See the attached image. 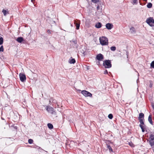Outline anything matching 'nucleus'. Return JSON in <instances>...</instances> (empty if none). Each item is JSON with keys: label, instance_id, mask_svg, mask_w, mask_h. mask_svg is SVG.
I'll use <instances>...</instances> for the list:
<instances>
[{"label": "nucleus", "instance_id": "f257e3e1", "mask_svg": "<svg viewBox=\"0 0 154 154\" xmlns=\"http://www.w3.org/2000/svg\"><path fill=\"white\" fill-rule=\"evenodd\" d=\"M46 110L49 113H51L52 116H54L57 117L56 112L54 109L52 107L50 106H47L46 107Z\"/></svg>", "mask_w": 154, "mask_h": 154}, {"label": "nucleus", "instance_id": "f03ea898", "mask_svg": "<svg viewBox=\"0 0 154 154\" xmlns=\"http://www.w3.org/2000/svg\"><path fill=\"white\" fill-rule=\"evenodd\" d=\"M100 43L102 45H108V39L105 37L103 36L99 38Z\"/></svg>", "mask_w": 154, "mask_h": 154}, {"label": "nucleus", "instance_id": "7ed1b4c3", "mask_svg": "<svg viewBox=\"0 0 154 154\" xmlns=\"http://www.w3.org/2000/svg\"><path fill=\"white\" fill-rule=\"evenodd\" d=\"M146 22L150 26H154V20L152 17H149L146 19Z\"/></svg>", "mask_w": 154, "mask_h": 154}, {"label": "nucleus", "instance_id": "20e7f679", "mask_svg": "<svg viewBox=\"0 0 154 154\" xmlns=\"http://www.w3.org/2000/svg\"><path fill=\"white\" fill-rule=\"evenodd\" d=\"M103 65L105 68H109L112 67L111 61L109 60H105L103 63Z\"/></svg>", "mask_w": 154, "mask_h": 154}, {"label": "nucleus", "instance_id": "39448f33", "mask_svg": "<svg viewBox=\"0 0 154 154\" xmlns=\"http://www.w3.org/2000/svg\"><path fill=\"white\" fill-rule=\"evenodd\" d=\"M149 143L151 146H154V135L151 134L149 137Z\"/></svg>", "mask_w": 154, "mask_h": 154}, {"label": "nucleus", "instance_id": "423d86ee", "mask_svg": "<svg viewBox=\"0 0 154 154\" xmlns=\"http://www.w3.org/2000/svg\"><path fill=\"white\" fill-rule=\"evenodd\" d=\"M81 93L85 97L88 96L91 97L92 96V94L90 93L86 90L82 91Z\"/></svg>", "mask_w": 154, "mask_h": 154}, {"label": "nucleus", "instance_id": "0eeeda50", "mask_svg": "<svg viewBox=\"0 0 154 154\" xmlns=\"http://www.w3.org/2000/svg\"><path fill=\"white\" fill-rule=\"evenodd\" d=\"M19 76L20 81L23 82H24L26 81V76L25 74L20 73L19 74Z\"/></svg>", "mask_w": 154, "mask_h": 154}, {"label": "nucleus", "instance_id": "6e6552de", "mask_svg": "<svg viewBox=\"0 0 154 154\" xmlns=\"http://www.w3.org/2000/svg\"><path fill=\"white\" fill-rule=\"evenodd\" d=\"M96 58L98 60L101 61L103 59V56L102 54H99L97 55Z\"/></svg>", "mask_w": 154, "mask_h": 154}, {"label": "nucleus", "instance_id": "1a4fd4ad", "mask_svg": "<svg viewBox=\"0 0 154 154\" xmlns=\"http://www.w3.org/2000/svg\"><path fill=\"white\" fill-rule=\"evenodd\" d=\"M74 24L76 26V29H79V28L80 21V20H75Z\"/></svg>", "mask_w": 154, "mask_h": 154}, {"label": "nucleus", "instance_id": "9d476101", "mask_svg": "<svg viewBox=\"0 0 154 154\" xmlns=\"http://www.w3.org/2000/svg\"><path fill=\"white\" fill-rule=\"evenodd\" d=\"M106 28L108 30H110L112 28L113 25L110 23H107L106 25Z\"/></svg>", "mask_w": 154, "mask_h": 154}, {"label": "nucleus", "instance_id": "9b49d317", "mask_svg": "<svg viewBox=\"0 0 154 154\" xmlns=\"http://www.w3.org/2000/svg\"><path fill=\"white\" fill-rule=\"evenodd\" d=\"M139 126L141 128L142 131L143 132H144L145 130L146 129V126L145 125H140Z\"/></svg>", "mask_w": 154, "mask_h": 154}, {"label": "nucleus", "instance_id": "f8f14e48", "mask_svg": "<svg viewBox=\"0 0 154 154\" xmlns=\"http://www.w3.org/2000/svg\"><path fill=\"white\" fill-rule=\"evenodd\" d=\"M144 114L143 113H140L139 114V117H138L139 120L144 119Z\"/></svg>", "mask_w": 154, "mask_h": 154}, {"label": "nucleus", "instance_id": "ddd939ff", "mask_svg": "<svg viewBox=\"0 0 154 154\" xmlns=\"http://www.w3.org/2000/svg\"><path fill=\"white\" fill-rule=\"evenodd\" d=\"M16 41L18 42L21 43L23 41V39L22 37H19L17 38Z\"/></svg>", "mask_w": 154, "mask_h": 154}, {"label": "nucleus", "instance_id": "4468645a", "mask_svg": "<svg viewBox=\"0 0 154 154\" xmlns=\"http://www.w3.org/2000/svg\"><path fill=\"white\" fill-rule=\"evenodd\" d=\"M102 26V24L100 22L98 23L95 25V27L97 28H100V27H101Z\"/></svg>", "mask_w": 154, "mask_h": 154}, {"label": "nucleus", "instance_id": "2eb2a0df", "mask_svg": "<svg viewBox=\"0 0 154 154\" xmlns=\"http://www.w3.org/2000/svg\"><path fill=\"white\" fill-rule=\"evenodd\" d=\"M130 32L131 33H135L136 31L135 28L133 27H131L130 29Z\"/></svg>", "mask_w": 154, "mask_h": 154}, {"label": "nucleus", "instance_id": "dca6fc26", "mask_svg": "<svg viewBox=\"0 0 154 154\" xmlns=\"http://www.w3.org/2000/svg\"><path fill=\"white\" fill-rule=\"evenodd\" d=\"M69 62L70 64H74L75 62V60L74 59H69Z\"/></svg>", "mask_w": 154, "mask_h": 154}, {"label": "nucleus", "instance_id": "f3484780", "mask_svg": "<svg viewBox=\"0 0 154 154\" xmlns=\"http://www.w3.org/2000/svg\"><path fill=\"white\" fill-rule=\"evenodd\" d=\"M148 121L149 123L152 125H153V122L152 119V116L150 115L148 117Z\"/></svg>", "mask_w": 154, "mask_h": 154}, {"label": "nucleus", "instance_id": "a211bd4d", "mask_svg": "<svg viewBox=\"0 0 154 154\" xmlns=\"http://www.w3.org/2000/svg\"><path fill=\"white\" fill-rule=\"evenodd\" d=\"M2 12L3 13L4 15L5 16H6L7 14L9 13L8 11L4 9L3 10Z\"/></svg>", "mask_w": 154, "mask_h": 154}, {"label": "nucleus", "instance_id": "6ab92c4d", "mask_svg": "<svg viewBox=\"0 0 154 154\" xmlns=\"http://www.w3.org/2000/svg\"><path fill=\"white\" fill-rule=\"evenodd\" d=\"M48 128L51 129H52L53 128V125L50 123H48Z\"/></svg>", "mask_w": 154, "mask_h": 154}, {"label": "nucleus", "instance_id": "aec40b11", "mask_svg": "<svg viewBox=\"0 0 154 154\" xmlns=\"http://www.w3.org/2000/svg\"><path fill=\"white\" fill-rule=\"evenodd\" d=\"M152 4L151 3L149 2L148 3L147 5V7L148 8H150L152 7Z\"/></svg>", "mask_w": 154, "mask_h": 154}, {"label": "nucleus", "instance_id": "412c9836", "mask_svg": "<svg viewBox=\"0 0 154 154\" xmlns=\"http://www.w3.org/2000/svg\"><path fill=\"white\" fill-rule=\"evenodd\" d=\"M107 148L109 149L110 152H113L112 149L110 146L109 145H107Z\"/></svg>", "mask_w": 154, "mask_h": 154}, {"label": "nucleus", "instance_id": "4be33fe9", "mask_svg": "<svg viewBox=\"0 0 154 154\" xmlns=\"http://www.w3.org/2000/svg\"><path fill=\"white\" fill-rule=\"evenodd\" d=\"M133 5L137 4L138 3L137 0H132V3Z\"/></svg>", "mask_w": 154, "mask_h": 154}, {"label": "nucleus", "instance_id": "5701e85b", "mask_svg": "<svg viewBox=\"0 0 154 154\" xmlns=\"http://www.w3.org/2000/svg\"><path fill=\"white\" fill-rule=\"evenodd\" d=\"M143 119H142V120L140 119V120H139V122L140 123V125H144V122L143 121Z\"/></svg>", "mask_w": 154, "mask_h": 154}, {"label": "nucleus", "instance_id": "b1692460", "mask_svg": "<svg viewBox=\"0 0 154 154\" xmlns=\"http://www.w3.org/2000/svg\"><path fill=\"white\" fill-rule=\"evenodd\" d=\"M111 50L112 51H115L116 50V48L115 46H112L110 48Z\"/></svg>", "mask_w": 154, "mask_h": 154}, {"label": "nucleus", "instance_id": "393cba45", "mask_svg": "<svg viewBox=\"0 0 154 154\" xmlns=\"http://www.w3.org/2000/svg\"><path fill=\"white\" fill-rule=\"evenodd\" d=\"M3 38L2 37H1L0 38V45H1L3 44Z\"/></svg>", "mask_w": 154, "mask_h": 154}, {"label": "nucleus", "instance_id": "a878e982", "mask_svg": "<svg viewBox=\"0 0 154 154\" xmlns=\"http://www.w3.org/2000/svg\"><path fill=\"white\" fill-rule=\"evenodd\" d=\"M150 66L152 68H154V60L152 62Z\"/></svg>", "mask_w": 154, "mask_h": 154}, {"label": "nucleus", "instance_id": "bb28decb", "mask_svg": "<svg viewBox=\"0 0 154 154\" xmlns=\"http://www.w3.org/2000/svg\"><path fill=\"white\" fill-rule=\"evenodd\" d=\"M108 117L109 119H112L113 118V116L112 114H110L109 115Z\"/></svg>", "mask_w": 154, "mask_h": 154}, {"label": "nucleus", "instance_id": "cd10ccee", "mask_svg": "<svg viewBox=\"0 0 154 154\" xmlns=\"http://www.w3.org/2000/svg\"><path fill=\"white\" fill-rule=\"evenodd\" d=\"M28 142L29 144H32L33 142V140L32 139H29L28 140Z\"/></svg>", "mask_w": 154, "mask_h": 154}, {"label": "nucleus", "instance_id": "c85d7f7f", "mask_svg": "<svg viewBox=\"0 0 154 154\" xmlns=\"http://www.w3.org/2000/svg\"><path fill=\"white\" fill-rule=\"evenodd\" d=\"M97 10L99 12H100L101 11V9H100V7L99 5L97 6Z\"/></svg>", "mask_w": 154, "mask_h": 154}, {"label": "nucleus", "instance_id": "c756f323", "mask_svg": "<svg viewBox=\"0 0 154 154\" xmlns=\"http://www.w3.org/2000/svg\"><path fill=\"white\" fill-rule=\"evenodd\" d=\"M92 2H93L94 3H96L97 2H99V0H91Z\"/></svg>", "mask_w": 154, "mask_h": 154}, {"label": "nucleus", "instance_id": "7c9ffc66", "mask_svg": "<svg viewBox=\"0 0 154 154\" xmlns=\"http://www.w3.org/2000/svg\"><path fill=\"white\" fill-rule=\"evenodd\" d=\"M4 51V49L3 46H2L0 47V51L3 52Z\"/></svg>", "mask_w": 154, "mask_h": 154}, {"label": "nucleus", "instance_id": "2f4dec72", "mask_svg": "<svg viewBox=\"0 0 154 154\" xmlns=\"http://www.w3.org/2000/svg\"><path fill=\"white\" fill-rule=\"evenodd\" d=\"M129 145L131 147H134V144L132 142L129 143Z\"/></svg>", "mask_w": 154, "mask_h": 154}, {"label": "nucleus", "instance_id": "473e14b6", "mask_svg": "<svg viewBox=\"0 0 154 154\" xmlns=\"http://www.w3.org/2000/svg\"><path fill=\"white\" fill-rule=\"evenodd\" d=\"M47 32L48 34H51V31L50 29H48L47 30Z\"/></svg>", "mask_w": 154, "mask_h": 154}, {"label": "nucleus", "instance_id": "72a5a7b5", "mask_svg": "<svg viewBox=\"0 0 154 154\" xmlns=\"http://www.w3.org/2000/svg\"><path fill=\"white\" fill-rule=\"evenodd\" d=\"M104 73L105 74H106L108 73V72L106 70L104 72Z\"/></svg>", "mask_w": 154, "mask_h": 154}, {"label": "nucleus", "instance_id": "f704fd0d", "mask_svg": "<svg viewBox=\"0 0 154 154\" xmlns=\"http://www.w3.org/2000/svg\"><path fill=\"white\" fill-rule=\"evenodd\" d=\"M72 42H73L74 43V44H76V42L75 41H72Z\"/></svg>", "mask_w": 154, "mask_h": 154}, {"label": "nucleus", "instance_id": "c9c22d12", "mask_svg": "<svg viewBox=\"0 0 154 154\" xmlns=\"http://www.w3.org/2000/svg\"><path fill=\"white\" fill-rule=\"evenodd\" d=\"M150 87H151L152 86V84L150 83L149 85Z\"/></svg>", "mask_w": 154, "mask_h": 154}, {"label": "nucleus", "instance_id": "e433bc0d", "mask_svg": "<svg viewBox=\"0 0 154 154\" xmlns=\"http://www.w3.org/2000/svg\"><path fill=\"white\" fill-rule=\"evenodd\" d=\"M152 107L153 108V109H154V104L152 105Z\"/></svg>", "mask_w": 154, "mask_h": 154}, {"label": "nucleus", "instance_id": "4c0bfd02", "mask_svg": "<svg viewBox=\"0 0 154 154\" xmlns=\"http://www.w3.org/2000/svg\"><path fill=\"white\" fill-rule=\"evenodd\" d=\"M152 146V149H153V150L154 152V146Z\"/></svg>", "mask_w": 154, "mask_h": 154}, {"label": "nucleus", "instance_id": "58836bf2", "mask_svg": "<svg viewBox=\"0 0 154 154\" xmlns=\"http://www.w3.org/2000/svg\"><path fill=\"white\" fill-rule=\"evenodd\" d=\"M34 1V0H31V2H33V1Z\"/></svg>", "mask_w": 154, "mask_h": 154}, {"label": "nucleus", "instance_id": "ea45409f", "mask_svg": "<svg viewBox=\"0 0 154 154\" xmlns=\"http://www.w3.org/2000/svg\"><path fill=\"white\" fill-rule=\"evenodd\" d=\"M143 0L145 2H146L147 1V0Z\"/></svg>", "mask_w": 154, "mask_h": 154}]
</instances>
